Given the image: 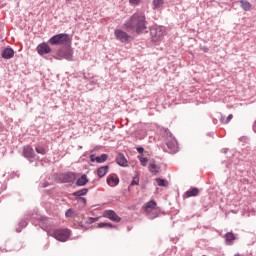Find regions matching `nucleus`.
<instances>
[{
    "instance_id": "f257e3e1",
    "label": "nucleus",
    "mask_w": 256,
    "mask_h": 256,
    "mask_svg": "<svg viewBox=\"0 0 256 256\" xmlns=\"http://www.w3.org/2000/svg\"><path fill=\"white\" fill-rule=\"evenodd\" d=\"M127 31H135L136 33H143L147 29V22L145 21L144 13H135L124 24Z\"/></svg>"
},
{
    "instance_id": "f03ea898",
    "label": "nucleus",
    "mask_w": 256,
    "mask_h": 256,
    "mask_svg": "<svg viewBox=\"0 0 256 256\" xmlns=\"http://www.w3.org/2000/svg\"><path fill=\"white\" fill-rule=\"evenodd\" d=\"M49 233L54 237V239H56L57 241H61L62 243H65V241H69V238L71 237V230L67 228L56 229Z\"/></svg>"
},
{
    "instance_id": "7ed1b4c3",
    "label": "nucleus",
    "mask_w": 256,
    "mask_h": 256,
    "mask_svg": "<svg viewBox=\"0 0 256 256\" xmlns=\"http://www.w3.org/2000/svg\"><path fill=\"white\" fill-rule=\"evenodd\" d=\"M71 41L69 34H58L50 38V45H65Z\"/></svg>"
},
{
    "instance_id": "20e7f679",
    "label": "nucleus",
    "mask_w": 256,
    "mask_h": 256,
    "mask_svg": "<svg viewBox=\"0 0 256 256\" xmlns=\"http://www.w3.org/2000/svg\"><path fill=\"white\" fill-rule=\"evenodd\" d=\"M152 41L155 43L161 41L165 37V27L158 26L151 30Z\"/></svg>"
},
{
    "instance_id": "39448f33",
    "label": "nucleus",
    "mask_w": 256,
    "mask_h": 256,
    "mask_svg": "<svg viewBox=\"0 0 256 256\" xmlns=\"http://www.w3.org/2000/svg\"><path fill=\"white\" fill-rule=\"evenodd\" d=\"M114 35L118 41H121V43H127V41L131 39V36L123 30H115Z\"/></svg>"
},
{
    "instance_id": "423d86ee",
    "label": "nucleus",
    "mask_w": 256,
    "mask_h": 256,
    "mask_svg": "<svg viewBox=\"0 0 256 256\" xmlns=\"http://www.w3.org/2000/svg\"><path fill=\"white\" fill-rule=\"evenodd\" d=\"M103 217H106L107 219H110V221H114L115 223L121 222V217H119V215H117V213L113 210L104 211Z\"/></svg>"
},
{
    "instance_id": "0eeeda50",
    "label": "nucleus",
    "mask_w": 256,
    "mask_h": 256,
    "mask_svg": "<svg viewBox=\"0 0 256 256\" xmlns=\"http://www.w3.org/2000/svg\"><path fill=\"white\" fill-rule=\"evenodd\" d=\"M169 153H177L179 151V144L175 138H170L167 143Z\"/></svg>"
},
{
    "instance_id": "6e6552de",
    "label": "nucleus",
    "mask_w": 256,
    "mask_h": 256,
    "mask_svg": "<svg viewBox=\"0 0 256 256\" xmlns=\"http://www.w3.org/2000/svg\"><path fill=\"white\" fill-rule=\"evenodd\" d=\"M23 156L26 159H29V161H31V159H35V150H33V147L26 145L23 147Z\"/></svg>"
},
{
    "instance_id": "1a4fd4ad",
    "label": "nucleus",
    "mask_w": 256,
    "mask_h": 256,
    "mask_svg": "<svg viewBox=\"0 0 256 256\" xmlns=\"http://www.w3.org/2000/svg\"><path fill=\"white\" fill-rule=\"evenodd\" d=\"M1 57L3 59H13L15 57V50L11 47H6L1 51Z\"/></svg>"
},
{
    "instance_id": "9d476101",
    "label": "nucleus",
    "mask_w": 256,
    "mask_h": 256,
    "mask_svg": "<svg viewBox=\"0 0 256 256\" xmlns=\"http://www.w3.org/2000/svg\"><path fill=\"white\" fill-rule=\"evenodd\" d=\"M37 53L39 55H47L51 53V47H49L47 43H41L37 46Z\"/></svg>"
},
{
    "instance_id": "9b49d317",
    "label": "nucleus",
    "mask_w": 256,
    "mask_h": 256,
    "mask_svg": "<svg viewBox=\"0 0 256 256\" xmlns=\"http://www.w3.org/2000/svg\"><path fill=\"white\" fill-rule=\"evenodd\" d=\"M155 209H157V202L153 201V200L149 201L144 206V210L147 212L148 215H151V213H153V211H155Z\"/></svg>"
},
{
    "instance_id": "f8f14e48",
    "label": "nucleus",
    "mask_w": 256,
    "mask_h": 256,
    "mask_svg": "<svg viewBox=\"0 0 256 256\" xmlns=\"http://www.w3.org/2000/svg\"><path fill=\"white\" fill-rule=\"evenodd\" d=\"M90 161H92V163H105V161H107V154H102L101 156H95V155H91L90 156Z\"/></svg>"
},
{
    "instance_id": "ddd939ff",
    "label": "nucleus",
    "mask_w": 256,
    "mask_h": 256,
    "mask_svg": "<svg viewBox=\"0 0 256 256\" xmlns=\"http://www.w3.org/2000/svg\"><path fill=\"white\" fill-rule=\"evenodd\" d=\"M116 162L120 165V167H127V159L123 154H118L116 157Z\"/></svg>"
},
{
    "instance_id": "4468645a",
    "label": "nucleus",
    "mask_w": 256,
    "mask_h": 256,
    "mask_svg": "<svg viewBox=\"0 0 256 256\" xmlns=\"http://www.w3.org/2000/svg\"><path fill=\"white\" fill-rule=\"evenodd\" d=\"M109 173V166H102L97 169V175L98 177H105Z\"/></svg>"
},
{
    "instance_id": "2eb2a0df",
    "label": "nucleus",
    "mask_w": 256,
    "mask_h": 256,
    "mask_svg": "<svg viewBox=\"0 0 256 256\" xmlns=\"http://www.w3.org/2000/svg\"><path fill=\"white\" fill-rule=\"evenodd\" d=\"M89 183V179H87V175H82L77 181H76V185L78 187H84V185Z\"/></svg>"
},
{
    "instance_id": "dca6fc26",
    "label": "nucleus",
    "mask_w": 256,
    "mask_h": 256,
    "mask_svg": "<svg viewBox=\"0 0 256 256\" xmlns=\"http://www.w3.org/2000/svg\"><path fill=\"white\" fill-rule=\"evenodd\" d=\"M107 184L110 187H115L116 185H119V179L117 177L108 176L107 177Z\"/></svg>"
},
{
    "instance_id": "f3484780",
    "label": "nucleus",
    "mask_w": 256,
    "mask_h": 256,
    "mask_svg": "<svg viewBox=\"0 0 256 256\" xmlns=\"http://www.w3.org/2000/svg\"><path fill=\"white\" fill-rule=\"evenodd\" d=\"M199 195V189L192 188L185 193V197H197Z\"/></svg>"
},
{
    "instance_id": "a211bd4d",
    "label": "nucleus",
    "mask_w": 256,
    "mask_h": 256,
    "mask_svg": "<svg viewBox=\"0 0 256 256\" xmlns=\"http://www.w3.org/2000/svg\"><path fill=\"white\" fill-rule=\"evenodd\" d=\"M225 240L228 245H231L233 241H235V234H233L232 232L226 233Z\"/></svg>"
},
{
    "instance_id": "6ab92c4d",
    "label": "nucleus",
    "mask_w": 256,
    "mask_h": 256,
    "mask_svg": "<svg viewBox=\"0 0 256 256\" xmlns=\"http://www.w3.org/2000/svg\"><path fill=\"white\" fill-rule=\"evenodd\" d=\"M240 5L244 11H251V3L247 0H240Z\"/></svg>"
},
{
    "instance_id": "aec40b11",
    "label": "nucleus",
    "mask_w": 256,
    "mask_h": 256,
    "mask_svg": "<svg viewBox=\"0 0 256 256\" xmlns=\"http://www.w3.org/2000/svg\"><path fill=\"white\" fill-rule=\"evenodd\" d=\"M73 181H75V173L64 175V183H73Z\"/></svg>"
},
{
    "instance_id": "412c9836",
    "label": "nucleus",
    "mask_w": 256,
    "mask_h": 256,
    "mask_svg": "<svg viewBox=\"0 0 256 256\" xmlns=\"http://www.w3.org/2000/svg\"><path fill=\"white\" fill-rule=\"evenodd\" d=\"M87 193H89V189L84 188V189H81V190H78V191L74 192V193H73V196H74V197H83V196L86 195Z\"/></svg>"
},
{
    "instance_id": "4be33fe9",
    "label": "nucleus",
    "mask_w": 256,
    "mask_h": 256,
    "mask_svg": "<svg viewBox=\"0 0 256 256\" xmlns=\"http://www.w3.org/2000/svg\"><path fill=\"white\" fill-rule=\"evenodd\" d=\"M165 0H153V9H159L163 7Z\"/></svg>"
},
{
    "instance_id": "5701e85b",
    "label": "nucleus",
    "mask_w": 256,
    "mask_h": 256,
    "mask_svg": "<svg viewBox=\"0 0 256 256\" xmlns=\"http://www.w3.org/2000/svg\"><path fill=\"white\" fill-rule=\"evenodd\" d=\"M148 169H149L150 173H154V175H157V173H159V168L155 163H151L148 166Z\"/></svg>"
},
{
    "instance_id": "b1692460",
    "label": "nucleus",
    "mask_w": 256,
    "mask_h": 256,
    "mask_svg": "<svg viewBox=\"0 0 256 256\" xmlns=\"http://www.w3.org/2000/svg\"><path fill=\"white\" fill-rule=\"evenodd\" d=\"M36 153H39L40 155H46L47 154V148L43 146H37L36 147Z\"/></svg>"
},
{
    "instance_id": "393cba45",
    "label": "nucleus",
    "mask_w": 256,
    "mask_h": 256,
    "mask_svg": "<svg viewBox=\"0 0 256 256\" xmlns=\"http://www.w3.org/2000/svg\"><path fill=\"white\" fill-rule=\"evenodd\" d=\"M156 182L158 183L159 187H167V185H168V182L161 178H157Z\"/></svg>"
},
{
    "instance_id": "a878e982",
    "label": "nucleus",
    "mask_w": 256,
    "mask_h": 256,
    "mask_svg": "<svg viewBox=\"0 0 256 256\" xmlns=\"http://www.w3.org/2000/svg\"><path fill=\"white\" fill-rule=\"evenodd\" d=\"M138 159L140 160V163L143 167H147V163H149V159L142 156H138Z\"/></svg>"
},
{
    "instance_id": "bb28decb",
    "label": "nucleus",
    "mask_w": 256,
    "mask_h": 256,
    "mask_svg": "<svg viewBox=\"0 0 256 256\" xmlns=\"http://www.w3.org/2000/svg\"><path fill=\"white\" fill-rule=\"evenodd\" d=\"M98 227H99L100 229H103V227H110V229H113V224L101 222V223L98 224Z\"/></svg>"
},
{
    "instance_id": "cd10ccee",
    "label": "nucleus",
    "mask_w": 256,
    "mask_h": 256,
    "mask_svg": "<svg viewBox=\"0 0 256 256\" xmlns=\"http://www.w3.org/2000/svg\"><path fill=\"white\" fill-rule=\"evenodd\" d=\"M131 185H139V177H134L132 182H131Z\"/></svg>"
},
{
    "instance_id": "c85d7f7f",
    "label": "nucleus",
    "mask_w": 256,
    "mask_h": 256,
    "mask_svg": "<svg viewBox=\"0 0 256 256\" xmlns=\"http://www.w3.org/2000/svg\"><path fill=\"white\" fill-rule=\"evenodd\" d=\"M66 217H73V210L72 209H68L65 213Z\"/></svg>"
},
{
    "instance_id": "c756f323",
    "label": "nucleus",
    "mask_w": 256,
    "mask_h": 256,
    "mask_svg": "<svg viewBox=\"0 0 256 256\" xmlns=\"http://www.w3.org/2000/svg\"><path fill=\"white\" fill-rule=\"evenodd\" d=\"M129 3L131 5H139V3H141V0H129Z\"/></svg>"
},
{
    "instance_id": "7c9ffc66",
    "label": "nucleus",
    "mask_w": 256,
    "mask_h": 256,
    "mask_svg": "<svg viewBox=\"0 0 256 256\" xmlns=\"http://www.w3.org/2000/svg\"><path fill=\"white\" fill-rule=\"evenodd\" d=\"M231 119H233V114L228 115V117L226 118L225 123L226 124L229 123V121H231Z\"/></svg>"
},
{
    "instance_id": "2f4dec72",
    "label": "nucleus",
    "mask_w": 256,
    "mask_h": 256,
    "mask_svg": "<svg viewBox=\"0 0 256 256\" xmlns=\"http://www.w3.org/2000/svg\"><path fill=\"white\" fill-rule=\"evenodd\" d=\"M221 123H223L224 125H227V123H225L227 121V118H225V116H221L220 118Z\"/></svg>"
},
{
    "instance_id": "473e14b6",
    "label": "nucleus",
    "mask_w": 256,
    "mask_h": 256,
    "mask_svg": "<svg viewBox=\"0 0 256 256\" xmlns=\"http://www.w3.org/2000/svg\"><path fill=\"white\" fill-rule=\"evenodd\" d=\"M64 59H67L68 61H71V54H67L64 56Z\"/></svg>"
},
{
    "instance_id": "72a5a7b5",
    "label": "nucleus",
    "mask_w": 256,
    "mask_h": 256,
    "mask_svg": "<svg viewBox=\"0 0 256 256\" xmlns=\"http://www.w3.org/2000/svg\"><path fill=\"white\" fill-rule=\"evenodd\" d=\"M137 151H138V153H143V151H145V150L143 149V147H138Z\"/></svg>"
},
{
    "instance_id": "f704fd0d",
    "label": "nucleus",
    "mask_w": 256,
    "mask_h": 256,
    "mask_svg": "<svg viewBox=\"0 0 256 256\" xmlns=\"http://www.w3.org/2000/svg\"><path fill=\"white\" fill-rule=\"evenodd\" d=\"M204 51L207 52V51H209V49L205 48Z\"/></svg>"
},
{
    "instance_id": "c9c22d12",
    "label": "nucleus",
    "mask_w": 256,
    "mask_h": 256,
    "mask_svg": "<svg viewBox=\"0 0 256 256\" xmlns=\"http://www.w3.org/2000/svg\"><path fill=\"white\" fill-rule=\"evenodd\" d=\"M234 256H241V254H235Z\"/></svg>"
},
{
    "instance_id": "e433bc0d",
    "label": "nucleus",
    "mask_w": 256,
    "mask_h": 256,
    "mask_svg": "<svg viewBox=\"0 0 256 256\" xmlns=\"http://www.w3.org/2000/svg\"><path fill=\"white\" fill-rule=\"evenodd\" d=\"M66 1H72V0H66Z\"/></svg>"
}]
</instances>
